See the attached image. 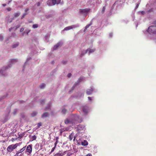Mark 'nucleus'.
<instances>
[{"instance_id":"nucleus-6","label":"nucleus","mask_w":156,"mask_h":156,"mask_svg":"<svg viewBox=\"0 0 156 156\" xmlns=\"http://www.w3.org/2000/svg\"><path fill=\"white\" fill-rule=\"evenodd\" d=\"M18 62L17 59H13L10 60L9 62L10 63L7 66L8 67H7V69H8L13 64L16 63Z\"/></svg>"},{"instance_id":"nucleus-26","label":"nucleus","mask_w":156,"mask_h":156,"mask_svg":"<svg viewBox=\"0 0 156 156\" xmlns=\"http://www.w3.org/2000/svg\"><path fill=\"white\" fill-rule=\"evenodd\" d=\"M51 106V104L50 103H49L48 105V106L46 108V109H49L50 108V107Z\"/></svg>"},{"instance_id":"nucleus-2","label":"nucleus","mask_w":156,"mask_h":156,"mask_svg":"<svg viewBox=\"0 0 156 156\" xmlns=\"http://www.w3.org/2000/svg\"><path fill=\"white\" fill-rule=\"evenodd\" d=\"M147 32L150 34L156 35V24L155 21L154 22L152 25L148 27Z\"/></svg>"},{"instance_id":"nucleus-44","label":"nucleus","mask_w":156,"mask_h":156,"mask_svg":"<svg viewBox=\"0 0 156 156\" xmlns=\"http://www.w3.org/2000/svg\"><path fill=\"white\" fill-rule=\"evenodd\" d=\"M7 9L9 11H10L11 10V9L10 8H7Z\"/></svg>"},{"instance_id":"nucleus-53","label":"nucleus","mask_w":156,"mask_h":156,"mask_svg":"<svg viewBox=\"0 0 156 156\" xmlns=\"http://www.w3.org/2000/svg\"><path fill=\"white\" fill-rule=\"evenodd\" d=\"M55 147H53L52 149V150H51V151L53 152L54 150H55Z\"/></svg>"},{"instance_id":"nucleus-5","label":"nucleus","mask_w":156,"mask_h":156,"mask_svg":"<svg viewBox=\"0 0 156 156\" xmlns=\"http://www.w3.org/2000/svg\"><path fill=\"white\" fill-rule=\"evenodd\" d=\"M7 67H8L6 66L5 68H3V69L0 70V75L1 76H5L8 75V73L6 70V69H7L6 68Z\"/></svg>"},{"instance_id":"nucleus-12","label":"nucleus","mask_w":156,"mask_h":156,"mask_svg":"<svg viewBox=\"0 0 156 156\" xmlns=\"http://www.w3.org/2000/svg\"><path fill=\"white\" fill-rule=\"evenodd\" d=\"M87 50V52H88L89 54H90V53L94 52L95 51V49H91L90 48H88Z\"/></svg>"},{"instance_id":"nucleus-24","label":"nucleus","mask_w":156,"mask_h":156,"mask_svg":"<svg viewBox=\"0 0 156 156\" xmlns=\"http://www.w3.org/2000/svg\"><path fill=\"white\" fill-rule=\"evenodd\" d=\"M67 112V110L65 108H63L62 111V113L63 114H65Z\"/></svg>"},{"instance_id":"nucleus-48","label":"nucleus","mask_w":156,"mask_h":156,"mask_svg":"<svg viewBox=\"0 0 156 156\" xmlns=\"http://www.w3.org/2000/svg\"><path fill=\"white\" fill-rule=\"evenodd\" d=\"M12 36L13 37H15L16 36V34L15 33H12Z\"/></svg>"},{"instance_id":"nucleus-31","label":"nucleus","mask_w":156,"mask_h":156,"mask_svg":"<svg viewBox=\"0 0 156 156\" xmlns=\"http://www.w3.org/2000/svg\"><path fill=\"white\" fill-rule=\"evenodd\" d=\"M18 110L17 109H14L12 112L14 115H15L18 112Z\"/></svg>"},{"instance_id":"nucleus-11","label":"nucleus","mask_w":156,"mask_h":156,"mask_svg":"<svg viewBox=\"0 0 156 156\" xmlns=\"http://www.w3.org/2000/svg\"><path fill=\"white\" fill-rule=\"evenodd\" d=\"M90 9H81L80 10V12L82 13H86L89 12Z\"/></svg>"},{"instance_id":"nucleus-62","label":"nucleus","mask_w":156,"mask_h":156,"mask_svg":"<svg viewBox=\"0 0 156 156\" xmlns=\"http://www.w3.org/2000/svg\"><path fill=\"white\" fill-rule=\"evenodd\" d=\"M66 61H64L63 62V63L64 64H66Z\"/></svg>"},{"instance_id":"nucleus-13","label":"nucleus","mask_w":156,"mask_h":156,"mask_svg":"<svg viewBox=\"0 0 156 156\" xmlns=\"http://www.w3.org/2000/svg\"><path fill=\"white\" fill-rule=\"evenodd\" d=\"M88 142L86 140H84L81 142V145L83 146H87L88 145Z\"/></svg>"},{"instance_id":"nucleus-38","label":"nucleus","mask_w":156,"mask_h":156,"mask_svg":"<svg viewBox=\"0 0 156 156\" xmlns=\"http://www.w3.org/2000/svg\"><path fill=\"white\" fill-rule=\"evenodd\" d=\"M3 36L0 35V41H2L3 40Z\"/></svg>"},{"instance_id":"nucleus-42","label":"nucleus","mask_w":156,"mask_h":156,"mask_svg":"<svg viewBox=\"0 0 156 156\" xmlns=\"http://www.w3.org/2000/svg\"><path fill=\"white\" fill-rule=\"evenodd\" d=\"M29 10V9L28 8H26L25 9V12H27Z\"/></svg>"},{"instance_id":"nucleus-4","label":"nucleus","mask_w":156,"mask_h":156,"mask_svg":"<svg viewBox=\"0 0 156 156\" xmlns=\"http://www.w3.org/2000/svg\"><path fill=\"white\" fill-rule=\"evenodd\" d=\"M80 26V24H77L75 25H73L71 26H69L65 27L63 30H62V32L65 30H68L70 29H72L73 28H75L77 27H78Z\"/></svg>"},{"instance_id":"nucleus-18","label":"nucleus","mask_w":156,"mask_h":156,"mask_svg":"<svg viewBox=\"0 0 156 156\" xmlns=\"http://www.w3.org/2000/svg\"><path fill=\"white\" fill-rule=\"evenodd\" d=\"M26 146L20 149L19 151H18L20 153H22L25 149Z\"/></svg>"},{"instance_id":"nucleus-57","label":"nucleus","mask_w":156,"mask_h":156,"mask_svg":"<svg viewBox=\"0 0 156 156\" xmlns=\"http://www.w3.org/2000/svg\"><path fill=\"white\" fill-rule=\"evenodd\" d=\"M86 156H92V154H88L86 155Z\"/></svg>"},{"instance_id":"nucleus-36","label":"nucleus","mask_w":156,"mask_h":156,"mask_svg":"<svg viewBox=\"0 0 156 156\" xmlns=\"http://www.w3.org/2000/svg\"><path fill=\"white\" fill-rule=\"evenodd\" d=\"M65 131H66V130H65V129L64 128L62 129H61L60 130V132L61 133Z\"/></svg>"},{"instance_id":"nucleus-51","label":"nucleus","mask_w":156,"mask_h":156,"mask_svg":"<svg viewBox=\"0 0 156 156\" xmlns=\"http://www.w3.org/2000/svg\"><path fill=\"white\" fill-rule=\"evenodd\" d=\"M41 4V3L40 2H38V3H37V6H39Z\"/></svg>"},{"instance_id":"nucleus-34","label":"nucleus","mask_w":156,"mask_h":156,"mask_svg":"<svg viewBox=\"0 0 156 156\" xmlns=\"http://www.w3.org/2000/svg\"><path fill=\"white\" fill-rule=\"evenodd\" d=\"M30 31V30L27 29L26 30L25 32L27 33V34H28V33Z\"/></svg>"},{"instance_id":"nucleus-20","label":"nucleus","mask_w":156,"mask_h":156,"mask_svg":"<svg viewBox=\"0 0 156 156\" xmlns=\"http://www.w3.org/2000/svg\"><path fill=\"white\" fill-rule=\"evenodd\" d=\"M45 84L44 83H42L40 85L39 87L41 89H43L45 87Z\"/></svg>"},{"instance_id":"nucleus-32","label":"nucleus","mask_w":156,"mask_h":156,"mask_svg":"<svg viewBox=\"0 0 156 156\" xmlns=\"http://www.w3.org/2000/svg\"><path fill=\"white\" fill-rule=\"evenodd\" d=\"M65 152H64V153H57V154H58V156H62L64 154H65Z\"/></svg>"},{"instance_id":"nucleus-59","label":"nucleus","mask_w":156,"mask_h":156,"mask_svg":"<svg viewBox=\"0 0 156 156\" xmlns=\"http://www.w3.org/2000/svg\"><path fill=\"white\" fill-rule=\"evenodd\" d=\"M76 86V84H75L73 87H72V90H73L74 88V87Z\"/></svg>"},{"instance_id":"nucleus-39","label":"nucleus","mask_w":156,"mask_h":156,"mask_svg":"<svg viewBox=\"0 0 156 156\" xmlns=\"http://www.w3.org/2000/svg\"><path fill=\"white\" fill-rule=\"evenodd\" d=\"M31 59V58H30H30H27V59L26 62H25V64H26V63L27 62V61H29V60H30Z\"/></svg>"},{"instance_id":"nucleus-45","label":"nucleus","mask_w":156,"mask_h":156,"mask_svg":"<svg viewBox=\"0 0 156 156\" xmlns=\"http://www.w3.org/2000/svg\"><path fill=\"white\" fill-rule=\"evenodd\" d=\"M71 73H69L67 75V76H68V77H70L71 76Z\"/></svg>"},{"instance_id":"nucleus-21","label":"nucleus","mask_w":156,"mask_h":156,"mask_svg":"<svg viewBox=\"0 0 156 156\" xmlns=\"http://www.w3.org/2000/svg\"><path fill=\"white\" fill-rule=\"evenodd\" d=\"M73 137H74L73 134L72 133L71 134L69 135V139L70 140H72Z\"/></svg>"},{"instance_id":"nucleus-61","label":"nucleus","mask_w":156,"mask_h":156,"mask_svg":"<svg viewBox=\"0 0 156 156\" xmlns=\"http://www.w3.org/2000/svg\"><path fill=\"white\" fill-rule=\"evenodd\" d=\"M2 5L3 7H5L6 6V4H3Z\"/></svg>"},{"instance_id":"nucleus-33","label":"nucleus","mask_w":156,"mask_h":156,"mask_svg":"<svg viewBox=\"0 0 156 156\" xmlns=\"http://www.w3.org/2000/svg\"><path fill=\"white\" fill-rule=\"evenodd\" d=\"M49 37V36L48 35H46L45 36V39L47 41H48Z\"/></svg>"},{"instance_id":"nucleus-55","label":"nucleus","mask_w":156,"mask_h":156,"mask_svg":"<svg viewBox=\"0 0 156 156\" xmlns=\"http://www.w3.org/2000/svg\"><path fill=\"white\" fill-rule=\"evenodd\" d=\"M23 153H20L19 154V156H23Z\"/></svg>"},{"instance_id":"nucleus-63","label":"nucleus","mask_w":156,"mask_h":156,"mask_svg":"<svg viewBox=\"0 0 156 156\" xmlns=\"http://www.w3.org/2000/svg\"><path fill=\"white\" fill-rule=\"evenodd\" d=\"M12 29V28H9V31H11Z\"/></svg>"},{"instance_id":"nucleus-35","label":"nucleus","mask_w":156,"mask_h":156,"mask_svg":"<svg viewBox=\"0 0 156 156\" xmlns=\"http://www.w3.org/2000/svg\"><path fill=\"white\" fill-rule=\"evenodd\" d=\"M105 6H104L102 8V11H101V12L102 13H103L105 12Z\"/></svg>"},{"instance_id":"nucleus-40","label":"nucleus","mask_w":156,"mask_h":156,"mask_svg":"<svg viewBox=\"0 0 156 156\" xmlns=\"http://www.w3.org/2000/svg\"><path fill=\"white\" fill-rule=\"evenodd\" d=\"M53 16V15H50H50H48V16H47V18H50V17H52V16Z\"/></svg>"},{"instance_id":"nucleus-15","label":"nucleus","mask_w":156,"mask_h":156,"mask_svg":"<svg viewBox=\"0 0 156 156\" xmlns=\"http://www.w3.org/2000/svg\"><path fill=\"white\" fill-rule=\"evenodd\" d=\"M48 113H47V112H45V113H43L42 116H41V117L42 118H44L46 117H47L48 116Z\"/></svg>"},{"instance_id":"nucleus-56","label":"nucleus","mask_w":156,"mask_h":156,"mask_svg":"<svg viewBox=\"0 0 156 156\" xmlns=\"http://www.w3.org/2000/svg\"><path fill=\"white\" fill-rule=\"evenodd\" d=\"M23 136V135L20 134L19 136V137L20 138H22Z\"/></svg>"},{"instance_id":"nucleus-1","label":"nucleus","mask_w":156,"mask_h":156,"mask_svg":"<svg viewBox=\"0 0 156 156\" xmlns=\"http://www.w3.org/2000/svg\"><path fill=\"white\" fill-rule=\"evenodd\" d=\"M81 120L79 119L78 115L73 114L70 116V118H67L65 120L66 124H71L73 125L81 122Z\"/></svg>"},{"instance_id":"nucleus-25","label":"nucleus","mask_w":156,"mask_h":156,"mask_svg":"<svg viewBox=\"0 0 156 156\" xmlns=\"http://www.w3.org/2000/svg\"><path fill=\"white\" fill-rule=\"evenodd\" d=\"M36 138L37 137L35 135H34L32 136L31 139V141H33V140H35L36 139Z\"/></svg>"},{"instance_id":"nucleus-30","label":"nucleus","mask_w":156,"mask_h":156,"mask_svg":"<svg viewBox=\"0 0 156 156\" xmlns=\"http://www.w3.org/2000/svg\"><path fill=\"white\" fill-rule=\"evenodd\" d=\"M38 27V25L37 24H34L33 25L32 27L34 28H37Z\"/></svg>"},{"instance_id":"nucleus-28","label":"nucleus","mask_w":156,"mask_h":156,"mask_svg":"<svg viewBox=\"0 0 156 156\" xmlns=\"http://www.w3.org/2000/svg\"><path fill=\"white\" fill-rule=\"evenodd\" d=\"M20 13L17 12V13H14V16L15 17H18V16H20Z\"/></svg>"},{"instance_id":"nucleus-47","label":"nucleus","mask_w":156,"mask_h":156,"mask_svg":"<svg viewBox=\"0 0 156 156\" xmlns=\"http://www.w3.org/2000/svg\"><path fill=\"white\" fill-rule=\"evenodd\" d=\"M65 129V130L66 131H68L69 130V128H64Z\"/></svg>"},{"instance_id":"nucleus-27","label":"nucleus","mask_w":156,"mask_h":156,"mask_svg":"<svg viewBox=\"0 0 156 156\" xmlns=\"http://www.w3.org/2000/svg\"><path fill=\"white\" fill-rule=\"evenodd\" d=\"M138 13L139 14L144 15L145 13V12L144 11H139Z\"/></svg>"},{"instance_id":"nucleus-41","label":"nucleus","mask_w":156,"mask_h":156,"mask_svg":"<svg viewBox=\"0 0 156 156\" xmlns=\"http://www.w3.org/2000/svg\"><path fill=\"white\" fill-rule=\"evenodd\" d=\"M20 153L18 152H17L15 155L14 156H19V154Z\"/></svg>"},{"instance_id":"nucleus-49","label":"nucleus","mask_w":156,"mask_h":156,"mask_svg":"<svg viewBox=\"0 0 156 156\" xmlns=\"http://www.w3.org/2000/svg\"><path fill=\"white\" fill-rule=\"evenodd\" d=\"M61 0H57V2L58 4H59L61 2Z\"/></svg>"},{"instance_id":"nucleus-8","label":"nucleus","mask_w":156,"mask_h":156,"mask_svg":"<svg viewBox=\"0 0 156 156\" xmlns=\"http://www.w3.org/2000/svg\"><path fill=\"white\" fill-rule=\"evenodd\" d=\"M62 44V43L61 42H58L54 46L53 48V50L57 49L58 47H61Z\"/></svg>"},{"instance_id":"nucleus-37","label":"nucleus","mask_w":156,"mask_h":156,"mask_svg":"<svg viewBox=\"0 0 156 156\" xmlns=\"http://www.w3.org/2000/svg\"><path fill=\"white\" fill-rule=\"evenodd\" d=\"M27 14V13H23L21 17V19H23Z\"/></svg>"},{"instance_id":"nucleus-46","label":"nucleus","mask_w":156,"mask_h":156,"mask_svg":"<svg viewBox=\"0 0 156 156\" xmlns=\"http://www.w3.org/2000/svg\"><path fill=\"white\" fill-rule=\"evenodd\" d=\"M25 101H24L20 100L19 101L20 103H23Z\"/></svg>"},{"instance_id":"nucleus-43","label":"nucleus","mask_w":156,"mask_h":156,"mask_svg":"<svg viewBox=\"0 0 156 156\" xmlns=\"http://www.w3.org/2000/svg\"><path fill=\"white\" fill-rule=\"evenodd\" d=\"M24 30V28H22L20 30V32H22Z\"/></svg>"},{"instance_id":"nucleus-9","label":"nucleus","mask_w":156,"mask_h":156,"mask_svg":"<svg viewBox=\"0 0 156 156\" xmlns=\"http://www.w3.org/2000/svg\"><path fill=\"white\" fill-rule=\"evenodd\" d=\"M32 144H30L27 147L26 149L27 152H28L30 154L32 152Z\"/></svg>"},{"instance_id":"nucleus-16","label":"nucleus","mask_w":156,"mask_h":156,"mask_svg":"<svg viewBox=\"0 0 156 156\" xmlns=\"http://www.w3.org/2000/svg\"><path fill=\"white\" fill-rule=\"evenodd\" d=\"M84 128V126L81 125H78V130H82Z\"/></svg>"},{"instance_id":"nucleus-29","label":"nucleus","mask_w":156,"mask_h":156,"mask_svg":"<svg viewBox=\"0 0 156 156\" xmlns=\"http://www.w3.org/2000/svg\"><path fill=\"white\" fill-rule=\"evenodd\" d=\"M41 125H42V124L41 122L38 123L37 124V128H36V129H37L38 128H39L41 126Z\"/></svg>"},{"instance_id":"nucleus-64","label":"nucleus","mask_w":156,"mask_h":156,"mask_svg":"<svg viewBox=\"0 0 156 156\" xmlns=\"http://www.w3.org/2000/svg\"><path fill=\"white\" fill-rule=\"evenodd\" d=\"M58 154H57V153L55 154V155H54V156H58Z\"/></svg>"},{"instance_id":"nucleus-3","label":"nucleus","mask_w":156,"mask_h":156,"mask_svg":"<svg viewBox=\"0 0 156 156\" xmlns=\"http://www.w3.org/2000/svg\"><path fill=\"white\" fill-rule=\"evenodd\" d=\"M20 143H16L14 144L9 145L7 148V150L9 152H11L13 150L15 149L18 146L20 145Z\"/></svg>"},{"instance_id":"nucleus-17","label":"nucleus","mask_w":156,"mask_h":156,"mask_svg":"<svg viewBox=\"0 0 156 156\" xmlns=\"http://www.w3.org/2000/svg\"><path fill=\"white\" fill-rule=\"evenodd\" d=\"M92 25V22H90V23L89 24L87 25L85 27V29L84 30V31H85L89 27V26H91Z\"/></svg>"},{"instance_id":"nucleus-22","label":"nucleus","mask_w":156,"mask_h":156,"mask_svg":"<svg viewBox=\"0 0 156 156\" xmlns=\"http://www.w3.org/2000/svg\"><path fill=\"white\" fill-rule=\"evenodd\" d=\"M37 113L36 112H34L31 113V115L32 117H34L37 115Z\"/></svg>"},{"instance_id":"nucleus-60","label":"nucleus","mask_w":156,"mask_h":156,"mask_svg":"<svg viewBox=\"0 0 156 156\" xmlns=\"http://www.w3.org/2000/svg\"><path fill=\"white\" fill-rule=\"evenodd\" d=\"M57 143H56L55 142V144H54V145H55L54 147H56V145H57Z\"/></svg>"},{"instance_id":"nucleus-54","label":"nucleus","mask_w":156,"mask_h":156,"mask_svg":"<svg viewBox=\"0 0 156 156\" xmlns=\"http://www.w3.org/2000/svg\"><path fill=\"white\" fill-rule=\"evenodd\" d=\"M109 36L110 37H112V34L111 33H110L109 34Z\"/></svg>"},{"instance_id":"nucleus-50","label":"nucleus","mask_w":156,"mask_h":156,"mask_svg":"<svg viewBox=\"0 0 156 156\" xmlns=\"http://www.w3.org/2000/svg\"><path fill=\"white\" fill-rule=\"evenodd\" d=\"M44 102V100H42L41 101V103L42 104H43V103Z\"/></svg>"},{"instance_id":"nucleus-14","label":"nucleus","mask_w":156,"mask_h":156,"mask_svg":"<svg viewBox=\"0 0 156 156\" xmlns=\"http://www.w3.org/2000/svg\"><path fill=\"white\" fill-rule=\"evenodd\" d=\"M19 44V42H16L12 44V47L13 48H16L18 47Z\"/></svg>"},{"instance_id":"nucleus-58","label":"nucleus","mask_w":156,"mask_h":156,"mask_svg":"<svg viewBox=\"0 0 156 156\" xmlns=\"http://www.w3.org/2000/svg\"><path fill=\"white\" fill-rule=\"evenodd\" d=\"M88 98L89 100H92L91 98V97H89Z\"/></svg>"},{"instance_id":"nucleus-52","label":"nucleus","mask_w":156,"mask_h":156,"mask_svg":"<svg viewBox=\"0 0 156 156\" xmlns=\"http://www.w3.org/2000/svg\"><path fill=\"white\" fill-rule=\"evenodd\" d=\"M139 4L138 3H137V5H136V9L139 6Z\"/></svg>"},{"instance_id":"nucleus-10","label":"nucleus","mask_w":156,"mask_h":156,"mask_svg":"<svg viewBox=\"0 0 156 156\" xmlns=\"http://www.w3.org/2000/svg\"><path fill=\"white\" fill-rule=\"evenodd\" d=\"M94 90V89L93 87H90V89H88L86 91V93L88 95H90L91 94Z\"/></svg>"},{"instance_id":"nucleus-19","label":"nucleus","mask_w":156,"mask_h":156,"mask_svg":"<svg viewBox=\"0 0 156 156\" xmlns=\"http://www.w3.org/2000/svg\"><path fill=\"white\" fill-rule=\"evenodd\" d=\"M87 50H86V51H82L81 52V53L80 55V56L81 57H82L84 55L86 54L87 53Z\"/></svg>"},{"instance_id":"nucleus-23","label":"nucleus","mask_w":156,"mask_h":156,"mask_svg":"<svg viewBox=\"0 0 156 156\" xmlns=\"http://www.w3.org/2000/svg\"><path fill=\"white\" fill-rule=\"evenodd\" d=\"M52 2L53 5H54L56 4H58L57 0H52Z\"/></svg>"},{"instance_id":"nucleus-7","label":"nucleus","mask_w":156,"mask_h":156,"mask_svg":"<svg viewBox=\"0 0 156 156\" xmlns=\"http://www.w3.org/2000/svg\"><path fill=\"white\" fill-rule=\"evenodd\" d=\"M81 109L84 113H87L88 112V107L87 106H82L81 107Z\"/></svg>"}]
</instances>
